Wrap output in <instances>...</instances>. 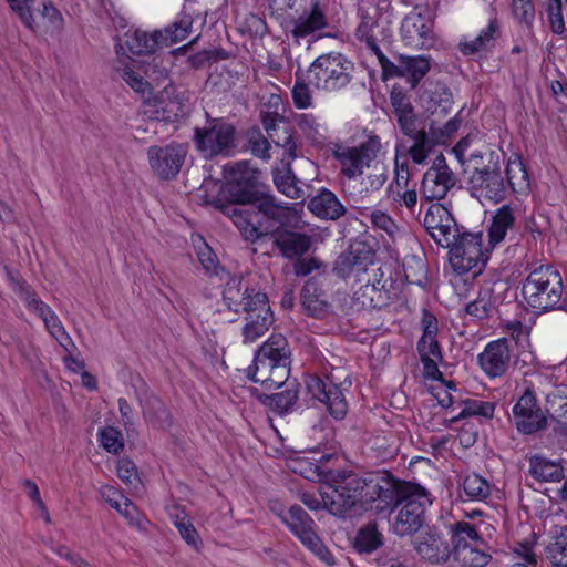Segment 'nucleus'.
<instances>
[{"mask_svg": "<svg viewBox=\"0 0 567 567\" xmlns=\"http://www.w3.org/2000/svg\"><path fill=\"white\" fill-rule=\"evenodd\" d=\"M225 193L228 202L217 199L212 205L233 221L246 241L255 244L272 236L275 247L288 259L309 250L311 239L308 235L286 229L296 218V209L260 186L255 172L245 162L230 168Z\"/></svg>", "mask_w": 567, "mask_h": 567, "instance_id": "obj_1", "label": "nucleus"}, {"mask_svg": "<svg viewBox=\"0 0 567 567\" xmlns=\"http://www.w3.org/2000/svg\"><path fill=\"white\" fill-rule=\"evenodd\" d=\"M223 302L230 311L246 315L241 330L244 343L256 342L274 323L267 295L241 277H231L226 282Z\"/></svg>", "mask_w": 567, "mask_h": 567, "instance_id": "obj_2", "label": "nucleus"}, {"mask_svg": "<svg viewBox=\"0 0 567 567\" xmlns=\"http://www.w3.org/2000/svg\"><path fill=\"white\" fill-rule=\"evenodd\" d=\"M321 481V495L324 508L336 516H344L353 507L365 508L367 473L352 470L317 466Z\"/></svg>", "mask_w": 567, "mask_h": 567, "instance_id": "obj_3", "label": "nucleus"}, {"mask_svg": "<svg viewBox=\"0 0 567 567\" xmlns=\"http://www.w3.org/2000/svg\"><path fill=\"white\" fill-rule=\"evenodd\" d=\"M563 289L560 274L549 266H542L524 279L522 296L527 309L536 316L553 310L567 311Z\"/></svg>", "mask_w": 567, "mask_h": 567, "instance_id": "obj_4", "label": "nucleus"}, {"mask_svg": "<svg viewBox=\"0 0 567 567\" xmlns=\"http://www.w3.org/2000/svg\"><path fill=\"white\" fill-rule=\"evenodd\" d=\"M205 116V125L193 130L197 152L206 159L233 156L237 148L236 127L223 117H212L208 112Z\"/></svg>", "mask_w": 567, "mask_h": 567, "instance_id": "obj_5", "label": "nucleus"}, {"mask_svg": "<svg viewBox=\"0 0 567 567\" xmlns=\"http://www.w3.org/2000/svg\"><path fill=\"white\" fill-rule=\"evenodd\" d=\"M411 485L412 483L396 478L389 471L368 472L365 509H373L377 514L392 512Z\"/></svg>", "mask_w": 567, "mask_h": 567, "instance_id": "obj_6", "label": "nucleus"}, {"mask_svg": "<svg viewBox=\"0 0 567 567\" xmlns=\"http://www.w3.org/2000/svg\"><path fill=\"white\" fill-rule=\"evenodd\" d=\"M377 246L373 236H358L350 244L348 251L338 256L332 272L342 280L353 278L358 282L363 281L362 276L368 275L369 267L374 266Z\"/></svg>", "mask_w": 567, "mask_h": 567, "instance_id": "obj_7", "label": "nucleus"}, {"mask_svg": "<svg viewBox=\"0 0 567 567\" xmlns=\"http://www.w3.org/2000/svg\"><path fill=\"white\" fill-rule=\"evenodd\" d=\"M431 504L429 492L412 484L400 497L399 512L391 523L392 532L400 537L414 535L424 525L425 511Z\"/></svg>", "mask_w": 567, "mask_h": 567, "instance_id": "obj_8", "label": "nucleus"}, {"mask_svg": "<svg viewBox=\"0 0 567 567\" xmlns=\"http://www.w3.org/2000/svg\"><path fill=\"white\" fill-rule=\"evenodd\" d=\"M354 70L353 63L341 53H327L318 56L308 69L309 81L326 91L346 87Z\"/></svg>", "mask_w": 567, "mask_h": 567, "instance_id": "obj_9", "label": "nucleus"}, {"mask_svg": "<svg viewBox=\"0 0 567 567\" xmlns=\"http://www.w3.org/2000/svg\"><path fill=\"white\" fill-rule=\"evenodd\" d=\"M281 522L321 561L333 566L336 559L315 530V522L299 505L290 506L279 514Z\"/></svg>", "mask_w": 567, "mask_h": 567, "instance_id": "obj_10", "label": "nucleus"}, {"mask_svg": "<svg viewBox=\"0 0 567 567\" xmlns=\"http://www.w3.org/2000/svg\"><path fill=\"white\" fill-rule=\"evenodd\" d=\"M381 148V138L375 134H369L358 146H337L333 150V157L339 162L341 173L352 179L371 166Z\"/></svg>", "mask_w": 567, "mask_h": 567, "instance_id": "obj_11", "label": "nucleus"}, {"mask_svg": "<svg viewBox=\"0 0 567 567\" xmlns=\"http://www.w3.org/2000/svg\"><path fill=\"white\" fill-rule=\"evenodd\" d=\"M468 183L472 196L482 204H498L506 198L507 185L497 164L475 168Z\"/></svg>", "mask_w": 567, "mask_h": 567, "instance_id": "obj_12", "label": "nucleus"}, {"mask_svg": "<svg viewBox=\"0 0 567 567\" xmlns=\"http://www.w3.org/2000/svg\"><path fill=\"white\" fill-rule=\"evenodd\" d=\"M147 161L153 174L162 181H171L181 172L187 147L184 144L172 142L167 145H152L147 148Z\"/></svg>", "mask_w": 567, "mask_h": 567, "instance_id": "obj_13", "label": "nucleus"}, {"mask_svg": "<svg viewBox=\"0 0 567 567\" xmlns=\"http://www.w3.org/2000/svg\"><path fill=\"white\" fill-rule=\"evenodd\" d=\"M512 421L517 432L524 435H532L547 429V417L530 388H527L514 404Z\"/></svg>", "mask_w": 567, "mask_h": 567, "instance_id": "obj_14", "label": "nucleus"}, {"mask_svg": "<svg viewBox=\"0 0 567 567\" xmlns=\"http://www.w3.org/2000/svg\"><path fill=\"white\" fill-rule=\"evenodd\" d=\"M401 39L406 47L412 49H429L435 42L433 19L427 8L413 11L404 17L400 28Z\"/></svg>", "mask_w": 567, "mask_h": 567, "instance_id": "obj_15", "label": "nucleus"}, {"mask_svg": "<svg viewBox=\"0 0 567 567\" xmlns=\"http://www.w3.org/2000/svg\"><path fill=\"white\" fill-rule=\"evenodd\" d=\"M457 178L443 154L437 155L421 181V196L426 202L443 199L456 185Z\"/></svg>", "mask_w": 567, "mask_h": 567, "instance_id": "obj_16", "label": "nucleus"}, {"mask_svg": "<svg viewBox=\"0 0 567 567\" xmlns=\"http://www.w3.org/2000/svg\"><path fill=\"white\" fill-rule=\"evenodd\" d=\"M307 390L312 399L326 405L333 419H344L348 413V402L339 385L329 378L310 377L307 381Z\"/></svg>", "mask_w": 567, "mask_h": 567, "instance_id": "obj_17", "label": "nucleus"}, {"mask_svg": "<svg viewBox=\"0 0 567 567\" xmlns=\"http://www.w3.org/2000/svg\"><path fill=\"white\" fill-rule=\"evenodd\" d=\"M358 17L360 23L355 30V37L359 41L364 42L369 50L379 47V42L391 37L389 28L380 27V12L372 1L362 2L358 6Z\"/></svg>", "mask_w": 567, "mask_h": 567, "instance_id": "obj_18", "label": "nucleus"}, {"mask_svg": "<svg viewBox=\"0 0 567 567\" xmlns=\"http://www.w3.org/2000/svg\"><path fill=\"white\" fill-rule=\"evenodd\" d=\"M511 348L506 338H499L488 342L483 352L477 355V362L482 371L489 378L503 377L511 367Z\"/></svg>", "mask_w": 567, "mask_h": 567, "instance_id": "obj_19", "label": "nucleus"}, {"mask_svg": "<svg viewBox=\"0 0 567 567\" xmlns=\"http://www.w3.org/2000/svg\"><path fill=\"white\" fill-rule=\"evenodd\" d=\"M423 226L439 246L447 244L458 231V224L451 212L442 204H431L423 217Z\"/></svg>", "mask_w": 567, "mask_h": 567, "instance_id": "obj_20", "label": "nucleus"}, {"mask_svg": "<svg viewBox=\"0 0 567 567\" xmlns=\"http://www.w3.org/2000/svg\"><path fill=\"white\" fill-rule=\"evenodd\" d=\"M414 549L420 558L431 564L446 563L453 548L439 528L429 527L417 539L413 542Z\"/></svg>", "mask_w": 567, "mask_h": 567, "instance_id": "obj_21", "label": "nucleus"}, {"mask_svg": "<svg viewBox=\"0 0 567 567\" xmlns=\"http://www.w3.org/2000/svg\"><path fill=\"white\" fill-rule=\"evenodd\" d=\"M277 363H291V349L282 334H271L255 352L249 368L260 370L265 374L268 367Z\"/></svg>", "mask_w": 567, "mask_h": 567, "instance_id": "obj_22", "label": "nucleus"}, {"mask_svg": "<svg viewBox=\"0 0 567 567\" xmlns=\"http://www.w3.org/2000/svg\"><path fill=\"white\" fill-rule=\"evenodd\" d=\"M482 243L468 245L467 248L453 247L449 250L450 262L455 272H472L473 278L482 272L487 261Z\"/></svg>", "mask_w": 567, "mask_h": 567, "instance_id": "obj_23", "label": "nucleus"}, {"mask_svg": "<svg viewBox=\"0 0 567 567\" xmlns=\"http://www.w3.org/2000/svg\"><path fill=\"white\" fill-rule=\"evenodd\" d=\"M402 133L413 141L408 148V155L415 164H423L435 145H439L436 138V123L432 121L429 131L417 128L416 123L409 125V128H401Z\"/></svg>", "mask_w": 567, "mask_h": 567, "instance_id": "obj_24", "label": "nucleus"}, {"mask_svg": "<svg viewBox=\"0 0 567 567\" xmlns=\"http://www.w3.org/2000/svg\"><path fill=\"white\" fill-rule=\"evenodd\" d=\"M162 38L159 31L151 34L141 30L126 32L123 42L116 45V54L125 55L131 60L134 56L153 54L159 47V39Z\"/></svg>", "mask_w": 567, "mask_h": 567, "instance_id": "obj_25", "label": "nucleus"}, {"mask_svg": "<svg viewBox=\"0 0 567 567\" xmlns=\"http://www.w3.org/2000/svg\"><path fill=\"white\" fill-rule=\"evenodd\" d=\"M384 274L381 267L371 266L368 269V275H363L364 285L361 287L362 296L369 298V306L375 309H382L388 306L391 296L388 280L383 279Z\"/></svg>", "mask_w": 567, "mask_h": 567, "instance_id": "obj_26", "label": "nucleus"}, {"mask_svg": "<svg viewBox=\"0 0 567 567\" xmlns=\"http://www.w3.org/2000/svg\"><path fill=\"white\" fill-rule=\"evenodd\" d=\"M291 34L295 39H303L317 31H321L329 25L324 7L319 0H313L308 10L292 20Z\"/></svg>", "mask_w": 567, "mask_h": 567, "instance_id": "obj_27", "label": "nucleus"}, {"mask_svg": "<svg viewBox=\"0 0 567 567\" xmlns=\"http://www.w3.org/2000/svg\"><path fill=\"white\" fill-rule=\"evenodd\" d=\"M308 209L317 217L328 220H337L347 213V208L336 194L327 188H321L316 196L310 198Z\"/></svg>", "mask_w": 567, "mask_h": 567, "instance_id": "obj_28", "label": "nucleus"}, {"mask_svg": "<svg viewBox=\"0 0 567 567\" xmlns=\"http://www.w3.org/2000/svg\"><path fill=\"white\" fill-rule=\"evenodd\" d=\"M499 34V23L496 18H492L488 24L481 30L476 38L461 41L458 43V50L463 55L489 52L495 47L496 39Z\"/></svg>", "mask_w": 567, "mask_h": 567, "instance_id": "obj_29", "label": "nucleus"}, {"mask_svg": "<svg viewBox=\"0 0 567 567\" xmlns=\"http://www.w3.org/2000/svg\"><path fill=\"white\" fill-rule=\"evenodd\" d=\"M497 306L498 297L494 287L486 284L480 288L476 298L466 303L465 313L481 321L487 320L497 311Z\"/></svg>", "mask_w": 567, "mask_h": 567, "instance_id": "obj_30", "label": "nucleus"}, {"mask_svg": "<svg viewBox=\"0 0 567 567\" xmlns=\"http://www.w3.org/2000/svg\"><path fill=\"white\" fill-rule=\"evenodd\" d=\"M421 324L423 333L416 344L420 358H439V360H442L441 348L436 340V318L425 310L423 312Z\"/></svg>", "mask_w": 567, "mask_h": 567, "instance_id": "obj_31", "label": "nucleus"}, {"mask_svg": "<svg viewBox=\"0 0 567 567\" xmlns=\"http://www.w3.org/2000/svg\"><path fill=\"white\" fill-rule=\"evenodd\" d=\"M250 392L258 401L280 415L291 412L298 401V390L295 385H288L284 391L274 394L262 393L257 388H252Z\"/></svg>", "mask_w": 567, "mask_h": 567, "instance_id": "obj_32", "label": "nucleus"}, {"mask_svg": "<svg viewBox=\"0 0 567 567\" xmlns=\"http://www.w3.org/2000/svg\"><path fill=\"white\" fill-rule=\"evenodd\" d=\"M300 302L308 316L322 318L329 312L330 303L324 299L321 288L313 280H308L302 287Z\"/></svg>", "mask_w": 567, "mask_h": 567, "instance_id": "obj_33", "label": "nucleus"}, {"mask_svg": "<svg viewBox=\"0 0 567 567\" xmlns=\"http://www.w3.org/2000/svg\"><path fill=\"white\" fill-rule=\"evenodd\" d=\"M291 363H277L268 367L265 374L260 370L247 369V377L255 383H260L268 390L282 386L288 380Z\"/></svg>", "mask_w": 567, "mask_h": 567, "instance_id": "obj_34", "label": "nucleus"}, {"mask_svg": "<svg viewBox=\"0 0 567 567\" xmlns=\"http://www.w3.org/2000/svg\"><path fill=\"white\" fill-rule=\"evenodd\" d=\"M390 102L398 120L400 128H409V125L416 123L414 107L410 96L400 85H394L390 93Z\"/></svg>", "mask_w": 567, "mask_h": 567, "instance_id": "obj_35", "label": "nucleus"}, {"mask_svg": "<svg viewBox=\"0 0 567 567\" xmlns=\"http://www.w3.org/2000/svg\"><path fill=\"white\" fill-rule=\"evenodd\" d=\"M272 181L278 192L291 199L303 200L307 197L306 190L300 185L290 165L285 168L272 169Z\"/></svg>", "mask_w": 567, "mask_h": 567, "instance_id": "obj_36", "label": "nucleus"}, {"mask_svg": "<svg viewBox=\"0 0 567 567\" xmlns=\"http://www.w3.org/2000/svg\"><path fill=\"white\" fill-rule=\"evenodd\" d=\"M529 473L534 478L542 482H560L565 477V471L560 462L550 461L540 455L530 457Z\"/></svg>", "mask_w": 567, "mask_h": 567, "instance_id": "obj_37", "label": "nucleus"}, {"mask_svg": "<svg viewBox=\"0 0 567 567\" xmlns=\"http://www.w3.org/2000/svg\"><path fill=\"white\" fill-rule=\"evenodd\" d=\"M401 70L411 89H415L421 80L429 73L431 69L430 59L424 55H404L400 54Z\"/></svg>", "mask_w": 567, "mask_h": 567, "instance_id": "obj_38", "label": "nucleus"}, {"mask_svg": "<svg viewBox=\"0 0 567 567\" xmlns=\"http://www.w3.org/2000/svg\"><path fill=\"white\" fill-rule=\"evenodd\" d=\"M464 405L463 410L451 419H444L443 425L446 429H451L452 425L463 419L471 416H481L486 420H491L494 416L495 412V403L492 401H482L476 399H467L462 401Z\"/></svg>", "mask_w": 567, "mask_h": 567, "instance_id": "obj_39", "label": "nucleus"}, {"mask_svg": "<svg viewBox=\"0 0 567 567\" xmlns=\"http://www.w3.org/2000/svg\"><path fill=\"white\" fill-rule=\"evenodd\" d=\"M515 225L514 210L509 205L499 207L492 218L488 228L489 244L494 247L504 240L507 230Z\"/></svg>", "mask_w": 567, "mask_h": 567, "instance_id": "obj_40", "label": "nucleus"}, {"mask_svg": "<svg viewBox=\"0 0 567 567\" xmlns=\"http://www.w3.org/2000/svg\"><path fill=\"white\" fill-rule=\"evenodd\" d=\"M545 556L556 567H567V525H556Z\"/></svg>", "mask_w": 567, "mask_h": 567, "instance_id": "obj_41", "label": "nucleus"}, {"mask_svg": "<svg viewBox=\"0 0 567 567\" xmlns=\"http://www.w3.org/2000/svg\"><path fill=\"white\" fill-rule=\"evenodd\" d=\"M486 543L466 545L453 550L454 559L462 567H485L492 559L489 553L485 550Z\"/></svg>", "mask_w": 567, "mask_h": 567, "instance_id": "obj_42", "label": "nucleus"}, {"mask_svg": "<svg viewBox=\"0 0 567 567\" xmlns=\"http://www.w3.org/2000/svg\"><path fill=\"white\" fill-rule=\"evenodd\" d=\"M452 548L457 549L466 545L484 544V539L476 526L466 520H460L449 526Z\"/></svg>", "mask_w": 567, "mask_h": 567, "instance_id": "obj_43", "label": "nucleus"}, {"mask_svg": "<svg viewBox=\"0 0 567 567\" xmlns=\"http://www.w3.org/2000/svg\"><path fill=\"white\" fill-rule=\"evenodd\" d=\"M383 545V535L378 530L375 523L361 527L354 538L353 546L360 554H371Z\"/></svg>", "mask_w": 567, "mask_h": 567, "instance_id": "obj_44", "label": "nucleus"}, {"mask_svg": "<svg viewBox=\"0 0 567 567\" xmlns=\"http://www.w3.org/2000/svg\"><path fill=\"white\" fill-rule=\"evenodd\" d=\"M145 420L155 429L165 430L172 424V416L164 402L157 396L148 398L143 410Z\"/></svg>", "mask_w": 567, "mask_h": 567, "instance_id": "obj_45", "label": "nucleus"}, {"mask_svg": "<svg viewBox=\"0 0 567 567\" xmlns=\"http://www.w3.org/2000/svg\"><path fill=\"white\" fill-rule=\"evenodd\" d=\"M507 186L515 193H523L529 188V177L520 156L511 157L506 165Z\"/></svg>", "mask_w": 567, "mask_h": 567, "instance_id": "obj_46", "label": "nucleus"}, {"mask_svg": "<svg viewBox=\"0 0 567 567\" xmlns=\"http://www.w3.org/2000/svg\"><path fill=\"white\" fill-rule=\"evenodd\" d=\"M10 9L18 14L22 24L37 33L41 29V24L34 17V11L40 10L38 0H7Z\"/></svg>", "mask_w": 567, "mask_h": 567, "instance_id": "obj_47", "label": "nucleus"}, {"mask_svg": "<svg viewBox=\"0 0 567 567\" xmlns=\"http://www.w3.org/2000/svg\"><path fill=\"white\" fill-rule=\"evenodd\" d=\"M463 492L471 501H485L491 495V484L483 476L470 473L463 480Z\"/></svg>", "mask_w": 567, "mask_h": 567, "instance_id": "obj_48", "label": "nucleus"}, {"mask_svg": "<svg viewBox=\"0 0 567 567\" xmlns=\"http://www.w3.org/2000/svg\"><path fill=\"white\" fill-rule=\"evenodd\" d=\"M40 16L43 20H45V24L42 27L39 32L45 33H58L63 29L64 19L62 13L53 6L51 1H41L40 2Z\"/></svg>", "mask_w": 567, "mask_h": 567, "instance_id": "obj_49", "label": "nucleus"}, {"mask_svg": "<svg viewBox=\"0 0 567 567\" xmlns=\"http://www.w3.org/2000/svg\"><path fill=\"white\" fill-rule=\"evenodd\" d=\"M291 97L296 109L306 110L313 106L312 92L302 75L296 72V81L291 89Z\"/></svg>", "mask_w": 567, "mask_h": 567, "instance_id": "obj_50", "label": "nucleus"}, {"mask_svg": "<svg viewBox=\"0 0 567 567\" xmlns=\"http://www.w3.org/2000/svg\"><path fill=\"white\" fill-rule=\"evenodd\" d=\"M97 436L102 447L109 453L118 454L124 449L123 434L114 426L100 429Z\"/></svg>", "mask_w": 567, "mask_h": 567, "instance_id": "obj_51", "label": "nucleus"}, {"mask_svg": "<svg viewBox=\"0 0 567 567\" xmlns=\"http://www.w3.org/2000/svg\"><path fill=\"white\" fill-rule=\"evenodd\" d=\"M546 12L551 32L567 39L561 0H547Z\"/></svg>", "mask_w": 567, "mask_h": 567, "instance_id": "obj_52", "label": "nucleus"}, {"mask_svg": "<svg viewBox=\"0 0 567 567\" xmlns=\"http://www.w3.org/2000/svg\"><path fill=\"white\" fill-rule=\"evenodd\" d=\"M268 137L275 143L277 146H280L285 150V153L291 158H296L297 154V144L295 142L293 133L291 127L284 123V125L277 131L270 133Z\"/></svg>", "mask_w": 567, "mask_h": 567, "instance_id": "obj_53", "label": "nucleus"}, {"mask_svg": "<svg viewBox=\"0 0 567 567\" xmlns=\"http://www.w3.org/2000/svg\"><path fill=\"white\" fill-rule=\"evenodd\" d=\"M19 297L25 303V307L37 313L40 318L43 315H48L51 309L45 302H43L34 291L25 282H18Z\"/></svg>", "mask_w": 567, "mask_h": 567, "instance_id": "obj_54", "label": "nucleus"}, {"mask_svg": "<svg viewBox=\"0 0 567 567\" xmlns=\"http://www.w3.org/2000/svg\"><path fill=\"white\" fill-rule=\"evenodd\" d=\"M430 102L432 103V113L446 114L453 105V94L449 87L437 85L431 93Z\"/></svg>", "mask_w": 567, "mask_h": 567, "instance_id": "obj_55", "label": "nucleus"}, {"mask_svg": "<svg viewBox=\"0 0 567 567\" xmlns=\"http://www.w3.org/2000/svg\"><path fill=\"white\" fill-rule=\"evenodd\" d=\"M370 51L378 58L382 72L381 78L383 81L390 78H402L403 72L401 70L400 54L395 58L396 62H393L381 51L380 47Z\"/></svg>", "mask_w": 567, "mask_h": 567, "instance_id": "obj_56", "label": "nucleus"}, {"mask_svg": "<svg viewBox=\"0 0 567 567\" xmlns=\"http://www.w3.org/2000/svg\"><path fill=\"white\" fill-rule=\"evenodd\" d=\"M512 10L515 19L532 29L535 19V8L532 0H512Z\"/></svg>", "mask_w": 567, "mask_h": 567, "instance_id": "obj_57", "label": "nucleus"}, {"mask_svg": "<svg viewBox=\"0 0 567 567\" xmlns=\"http://www.w3.org/2000/svg\"><path fill=\"white\" fill-rule=\"evenodd\" d=\"M449 241L443 246L449 248V250L453 247L467 248L468 245L483 241V233H471L465 227L458 225V231H456L455 236H451Z\"/></svg>", "mask_w": 567, "mask_h": 567, "instance_id": "obj_58", "label": "nucleus"}, {"mask_svg": "<svg viewBox=\"0 0 567 567\" xmlns=\"http://www.w3.org/2000/svg\"><path fill=\"white\" fill-rule=\"evenodd\" d=\"M394 173L395 177L390 185V190H400L410 187L411 173L409 168L408 159L400 161V156L396 154L394 158Z\"/></svg>", "mask_w": 567, "mask_h": 567, "instance_id": "obj_59", "label": "nucleus"}, {"mask_svg": "<svg viewBox=\"0 0 567 567\" xmlns=\"http://www.w3.org/2000/svg\"><path fill=\"white\" fill-rule=\"evenodd\" d=\"M298 128L308 137L313 141L318 140L321 134L319 133V123L317 118L309 113L298 114L295 117Z\"/></svg>", "mask_w": 567, "mask_h": 567, "instance_id": "obj_60", "label": "nucleus"}, {"mask_svg": "<svg viewBox=\"0 0 567 567\" xmlns=\"http://www.w3.org/2000/svg\"><path fill=\"white\" fill-rule=\"evenodd\" d=\"M415 186L413 184L411 188L392 190L393 200L400 206L406 207L411 214H414L417 208L419 196Z\"/></svg>", "mask_w": 567, "mask_h": 567, "instance_id": "obj_61", "label": "nucleus"}, {"mask_svg": "<svg viewBox=\"0 0 567 567\" xmlns=\"http://www.w3.org/2000/svg\"><path fill=\"white\" fill-rule=\"evenodd\" d=\"M117 476L120 480L128 485L133 486L135 482H138L137 468L135 464L128 458H121L117 462Z\"/></svg>", "mask_w": 567, "mask_h": 567, "instance_id": "obj_62", "label": "nucleus"}, {"mask_svg": "<svg viewBox=\"0 0 567 567\" xmlns=\"http://www.w3.org/2000/svg\"><path fill=\"white\" fill-rule=\"evenodd\" d=\"M248 143H249V148L255 156H257L261 159L270 158V153H269L270 143L260 133H258L257 135L250 136Z\"/></svg>", "mask_w": 567, "mask_h": 567, "instance_id": "obj_63", "label": "nucleus"}, {"mask_svg": "<svg viewBox=\"0 0 567 567\" xmlns=\"http://www.w3.org/2000/svg\"><path fill=\"white\" fill-rule=\"evenodd\" d=\"M123 517H125L131 525L142 527L143 518L137 507L127 497L124 498L120 509H116Z\"/></svg>", "mask_w": 567, "mask_h": 567, "instance_id": "obj_64", "label": "nucleus"}]
</instances>
